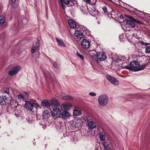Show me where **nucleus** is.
Returning a JSON list of instances; mask_svg holds the SVG:
<instances>
[{
    "label": "nucleus",
    "instance_id": "f257e3e1",
    "mask_svg": "<svg viewBox=\"0 0 150 150\" xmlns=\"http://www.w3.org/2000/svg\"><path fill=\"white\" fill-rule=\"evenodd\" d=\"M139 62L136 60L131 62L128 66L123 67L124 69H126L129 70H134L135 71H137L143 70L145 67V65L144 64L139 67Z\"/></svg>",
    "mask_w": 150,
    "mask_h": 150
},
{
    "label": "nucleus",
    "instance_id": "f03ea898",
    "mask_svg": "<svg viewBox=\"0 0 150 150\" xmlns=\"http://www.w3.org/2000/svg\"><path fill=\"white\" fill-rule=\"evenodd\" d=\"M98 101L100 106H105L108 103V97L105 94H102L98 97Z\"/></svg>",
    "mask_w": 150,
    "mask_h": 150
},
{
    "label": "nucleus",
    "instance_id": "7ed1b4c3",
    "mask_svg": "<svg viewBox=\"0 0 150 150\" xmlns=\"http://www.w3.org/2000/svg\"><path fill=\"white\" fill-rule=\"evenodd\" d=\"M104 149L105 150H113L114 147L111 142L108 140L102 143Z\"/></svg>",
    "mask_w": 150,
    "mask_h": 150
},
{
    "label": "nucleus",
    "instance_id": "20e7f679",
    "mask_svg": "<svg viewBox=\"0 0 150 150\" xmlns=\"http://www.w3.org/2000/svg\"><path fill=\"white\" fill-rule=\"evenodd\" d=\"M107 79L112 84L117 86L119 84V81L113 77L108 75L106 76Z\"/></svg>",
    "mask_w": 150,
    "mask_h": 150
},
{
    "label": "nucleus",
    "instance_id": "39448f33",
    "mask_svg": "<svg viewBox=\"0 0 150 150\" xmlns=\"http://www.w3.org/2000/svg\"><path fill=\"white\" fill-rule=\"evenodd\" d=\"M21 69V67L20 66H16L13 68L11 70L9 71L8 72V74L11 76L14 75L19 71Z\"/></svg>",
    "mask_w": 150,
    "mask_h": 150
},
{
    "label": "nucleus",
    "instance_id": "423d86ee",
    "mask_svg": "<svg viewBox=\"0 0 150 150\" xmlns=\"http://www.w3.org/2000/svg\"><path fill=\"white\" fill-rule=\"evenodd\" d=\"M87 124L88 128L93 129L97 127L96 124L93 120L88 119L87 121Z\"/></svg>",
    "mask_w": 150,
    "mask_h": 150
},
{
    "label": "nucleus",
    "instance_id": "0eeeda50",
    "mask_svg": "<svg viewBox=\"0 0 150 150\" xmlns=\"http://www.w3.org/2000/svg\"><path fill=\"white\" fill-rule=\"evenodd\" d=\"M82 47L85 49H87L90 46L89 42L86 39H83L81 42Z\"/></svg>",
    "mask_w": 150,
    "mask_h": 150
},
{
    "label": "nucleus",
    "instance_id": "6e6552de",
    "mask_svg": "<svg viewBox=\"0 0 150 150\" xmlns=\"http://www.w3.org/2000/svg\"><path fill=\"white\" fill-rule=\"evenodd\" d=\"M61 113L60 110L57 108H53L52 111V114L53 116L56 117H60Z\"/></svg>",
    "mask_w": 150,
    "mask_h": 150
},
{
    "label": "nucleus",
    "instance_id": "1a4fd4ad",
    "mask_svg": "<svg viewBox=\"0 0 150 150\" xmlns=\"http://www.w3.org/2000/svg\"><path fill=\"white\" fill-rule=\"evenodd\" d=\"M25 107L27 110L28 111H32L33 109V105L30 101H26L25 104Z\"/></svg>",
    "mask_w": 150,
    "mask_h": 150
},
{
    "label": "nucleus",
    "instance_id": "9d476101",
    "mask_svg": "<svg viewBox=\"0 0 150 150\" xmlns=\"http://www.w3.org/2000/svg\"><path fill=\"white\" fill-rule=\"evenodd\" d=\"M75 0H60V4L62 8L64 9L65 8V5L70 4V2H73Z\"/></svg>",
    "mask_w": 150,
    "mask_h": 150
},
{
    "label": "nucleus",
    "instance_id": "9b49d317",
    "mask_svg": "<svg viewBox=\"0 0 150 150\" xmlns=\"http://www.w3.org/2000/svg\"><path fill=\"white\" fill-rule=\"evenodd\" d=\"M73 114L74 116H76L81 115V108L78 106H75L73 110Z\"/></svg>",
    "mask_w": 150,
    "mask_h": 150
},
{
    "label": "nucleus",
    "instance_id": "f8f14e48",
    "mask_svg": "<svg viewBox=\"0 0 150 150\" xmlns=\"http://www.w3.org/2000/svg\"><path fill=\"white\" fill-rule=\"evenodd\" d=\"M8 98L6 96H0V104L6 105L8 101Z\"/></svg>",
    "mask_w": 150,
    "mask_h": 150
},
{
    "label": "nucleus",
    "instance_id": "ddd939ff",
    "mask_svg": "<svg viewBox=\"0 0 150 150\" xmlns=\"http://www.w3.org/2000/svg\"><path fill=\"white\" fill-rule=\"evenodd\" d=\"M35 46H33L31 48V52L32 53L35 52L36 50H39L40 43L39 40L37 39V41L35 43Z\"/></svg>",
    "mask_w": 150,
    "mask_h": 150
},
{
    "label": "nucleus",
    "instance_id": "4468645a",
    "mask_svg": "<svg viewBox=\"0 0 150 150\" xmlns=\"http://www.w3.org/2000/svg\"><path fill=\"white\" fill-rule=\"evenodd\" d=\"M72 106V105L70 103H66L61 105L60 108L62 110H68L70 109Z\"/></svg>",
    "mask_w": 150,
    "mask_h": 150
},
{
    "label": "nucleus",
    "instance_id": "2eb2a0df",
    "mask_svg": "<svg viewBox=\"0 0 150 150\" xmlns=\"http://www.w3.org/2000/svg\"><path fill=\"white\" fill-rule=\"evenodd\" d=\"M75 36L79 39H81L84 38L83 33L81 30H75L74 33Z\"/></svg>",
    "mask_w": 150,
    "mask_h": 150
},
{
    "label": "nucleus",
    "instance_id": "dca6fc26",
    "mask_svg": "<svg viewBox=\"0 0 150 150\" xmlns=\"http://www.w3.org/2000/svg\"><path fill=\"white\" fill-rule=\"evenodd\" d=\"M97 58L100 61H103L106 59V56L105 53L99 52L97 53Z\"/></svg>",
    "mask_w": 150,
    "mask_h": 150
},
{
    "label": "nucleus",
    "instance_id": "f3484780",
    "mask_svg": "<svg viewBox=\"0 0 150 150\" xmlns=\"http://www.w3.org/2000/svg\"><path fill=\"white\" fill-rule=\"evenodd\" d=\"M61 116L64 119H67L69 117L70 114L69 112L67 111H64L62 112Z\"/></svg>",
    "mask_w": 150,
    "mask_h": 150
},
{
    "label": "nucleus",
    "instance_id": "a211bd4d",
    "mask_svg": "<svg viewBox=\"0 0 150 150\" xmlns=\"http://www.w3.org/2000/svg\"><path fill=\"white\" fill-rule=\"evenodd\" d=\"M68 23L69 26L71 28H75L76 26V23L71 19L69 20Z\"/></svg>",
    "mask_w": 150,
    "mask_h": 150
},
{
    "label": "nucleus",
    "instance_id": "6ab92c4d",
    "mask_svg": "<svg viewBox=\"0 0 150 150\" xmlns=\"http://www.w3.org/2000/svg\"><path fill=\"white\" fill-rule=\"evenodd\" d=\"M51 104L55 106H57L60 105L59 103L55 98H53L51 99Z\"/></svg>",
    "mask_w": 150,
    "mask_h": 150
},
{
    "label": "nucleus",
    "instance_id": "aec40b11",
    "mask_svg": "<svg viewBox=\"0 0 150 150\" xmlns=\"http://www.w3.org/2000/svg\"><path fill=\"white\" fill-rule=\"evenodd\" d=\"M56 39L58 45L59 46H63L64 47H65L66 46V45L62 40L58 39L57 38H56Z\"/></svg>",
    "mask_w": 150,
    "mask_h": 150
},
{
    "label": "nucleus",
    "instance_id": "412c9836",
    "mask_svg": "<svg viewBox=\"0 0 150 150\" xmlns=\"http://www.w3.org/2000/svg\"><path fill=\"white\" fill-rule=\"evenodd\" d=\"M42 106L46 107H48L50 105V103L46 100H44L42 101L41 103Z\"/></svg>",
    "mask_w": 150,
    "mask_h": 150
},
{
    "label": "nucleus",
    "instance_id": "4be33fe9",
    "mask_svg": "<svg viewBox=\"0 0 150 150\" xmlns=\"http://www.w3.org/2000/svg\"><path fill=\"white\" fill-rule=\"evenodd\" d=\"M90 13L92 16H95L96 15L97 13V11L94 8H93L91 10L89 11Z\"/></svg>",
    "mask_w": 150,
    "mask_h": 150
},
{
    "label": "nucleus",
    "instance_id": "5701e85b",
    "mask_svg": "<svg viewBox=\"0 0 150 150\" xmlns=\"http://www.w3.org/2000/svg\"><path fill=\"white\" fill-rule=\"evenodd\" d=\"M133 22L134 21H130L128 20H126L127 23V24L129 25V26L132 28L134 27L135 26L134 23Z\"/></svg>",
    "mask_w": 150,
    "mask_h": 150
},
{
    "label": "nucleus",
    "instance_id": "b1692460",
    "mask_svg": "<svg viewBox=\"0 0 150 150\" xmlns=\"http://www.w3.org/2000/svg\"><path fill=\"white\" fill-rule=\"evenodd\" d=\"M99 138L101 141H103L105 139V134L103 132H100L99 134Z\"/></svg>",
    "mask_w": 150,
    "mask_h": 150
},
{
    "label": "nucleus",
    "instance_id": "393cba45",
    "mask_svg": "<svg viewBox=\"0 0 150 150\" xmlns=\"http://www.w3.org/2000/svg\"><path fill=\"white\" fill-rule=\"evenodd\" d=\"M5 18L4 16H0V26H2L5 21Z\"/></svg>",
    "mask_w": 150,
    "mask_h": 150
},
{
    "label": "nucleus",
    "instance_id": "a878e982",
    "mask_svg": "<svg viewBox=\"0 0 150 150\" xmlns=\"http://www.w3.org/2000/svg\"><path fill=\"white\" fill-rule=\"evenodd\" d=\"M12 6L15 8L16 7V0H11Z\"/></svg>",
    "mask_w": 150,
    "mask_h": 150
},
{
    "label": "nucleus",
    "instance_id": "bb28decb",
    "mask_svg": "<svg viewBox=\"0 0 150 150\" xmlns=\"http://www.w3.org/2000/svg\"><path fill=\"white\" fill-rule=\"evenodd\" d=\"M139 42L141 45H143L145 46H147L150 44V43L146 42L143 40L139 41Z\"/></svg>",
    "mask_w": 150,
    "mask_h": 150
},
{
    "label": "nucleus",
    "instance_id": "cd10ccee",
    "mask_svg": "<svg viewBox=\"0 0 150 150\" xmlns=\"http://www.w3.org/2000/svg\"><path fill=\"white\" fill-rule=\"evenodd\" d=\"M18 98L20 100H22L24 101L25 98L24 96L22 94H20L18 96Z\"/></svg>",
    "mask_w": 150,
    "mask_h": 150
},
{
    "label": "nucleus",
    "instance_id": "c85d7f7f",
    "mask_svg": "<svg viewBox=\"0 0 150 150\" xmlns=\"http://www.w3.org/2000/svg\"><path fill=\"white\" fill-rule=\"evenodd\" d=\"M145 52L150 54V46H148L145 48Z\"/></svg>",
    "mask_w": 150,
    "mask_h": 150
},
{
    "label": "nucleus",
    "instance_id": "c756f323",
    "mask_svg": "<svg viewBox=\"0 0 150 150\" xmlns=\"http://www.w3.org/2000/svg\"><path fill=\"white\" fill-rule=\"evenodd\" d=\"M82 30L85 31V32L86 33H87L89 32V29L85 26L83 27L82 28Z\"/></svg>",
    "mask_w": 150,
    "mask_h": 150
},
{
    "label": "nucleus",
    "instance_id": "7c9ffc66",
    "mask_svg": "<svg viewBox=\"0 0 150 150\" xmlns=\"http://www.w3.org/2000/svg\"><path fill=\"white\" fill-rule=\"evenodd\" d=\"M3 91L6 93L8 94L9 93V89L6 88H4L3 89Z\"/></svg>",
    "mask_w": 150,
    "mask_h": 150
},
{
    "label": "nucleus",
    "instance_id": "2f4dec72",
    "mask_svg": "<svg viewBox=\"0 0 150 150\" xmlns=\"http://www.w3.org/2000/svg\"><path fill=\"white\" fill-rule=\"evenodd\" d=\"M49 112L47 110H44L43 112V117H44L45 116H46L47 115H48L49 114Z\"/></svg>",
    "mask_w": 150,
    "mask_h": 150
},
{
    "label": "nucleus",
    "instance_id": "473e14b6",
    "mask_svg": "<svg viewBox=\"0 0 150 150\" xmlns=\"http://www.w3.org/2000/svg\"><path fill=\"white\" fill-rule=\"evenodd\" d=\"M77 55L80 58V59L81 60H83L84 59V57L82 55L81 53H79L78 52H77Z\"/></svg>",
    "mask_w": 150,
    "mask_h": 150
},
{
    "label": "nucleus",
    "instance_id": "72a5a7b5",
    "mask_svg": "<svg viewBox=\"0 0 150 150\" xmlns=\"http://www.w3.org/2000/svg\"><path fill=\"white\" fill-rule=\"evenodd\" d=\"M65 99L69 100H73V97L69 96H67L65 97Z\"/></svg>",
    "mask_w": 150,
    "mask_h": 150
},
{
    "label": "nucleus",
    "instance_id": "f704fd0d",
    "mask_svg": "<svg viewBox=\"0 0 150 150\" xmlns=\"http://www.w3.org/2000/svg\"><path fill=\"white\" fill-rule=\"evenodd\" d=\"M134 22H136L138 24H142V23L137 19H133V21Z\"/></svg>",
    "mask_w": 150,
    "mask_h": 150
},
{
    "label": "nucleus",
    "instance_id": "c9c22d12",
    "mask_svg": "<svg viewBox=\"0 0 150 150\" xmlns=\"http://www.w3.org/2000/svg\"><path fill=\"white\" fill-rule=\"evenodd\" d=\"M102 9L104 13H106L107 11V7L105 6L103 7Z\"/></svg>",
    "mask_w": 150,
    "mask_h": 150
},
{
    "label": "nucleus",
    "instance_id": "e433bc0d",
    "mask_svg": "<svg viewBox=\"0 0 150 150\" xmlns=\"http://www.w3.org/2000/svg\"><path fill=\"white\" fill-rule=\"evenodd\" d=\"M89 94L90 95L93 96H96V93L93 92H90Z\"/></svg>",
    "mask_w": 150,
    "mask_h": 150
},
{
    "label": "nucleus",
    "instance_id": "4c0bfd02",
    "mask_svg": "<svg viewBox=\"0 0 150 150\" xmlns=\"http://www.w3.org/2000/svg\"><path fill=\"white\" fill-rule=\"evenodd\" d=\"M22 22L23 24H26L27 22V20L26 19L24 18L22 20Z\"/></svg>",
    "mask_w": 150,
    "mask_h": 150
},
{
    "label": "nucleus",
    "instance_id": "58836bf2",
    "mask_svg": "<svg viewBox=\"0 0 150 150\" xmlns=\"http://www.w3.org/2000/svg\"><path fill=\"white\" fill-rule=\"evenodd\" d=\"M84 1H85L86 3L87 4H90L91 1L90 0H83Z\"/></svg>",
    "mask_w": 150,
    "mask_h": 150
},
{
    "label": "nucleus",
    "instance_id": "ea45409f",
    "mask_svg": "<svg viewBox=\"0 0 150 150\" xmlns=\"http://www.w3.org/2000/svg\"><path fill=\"white\" fill-rule=\"evenodd\" d=\"M127 17L128 18H129L131 21H133V19H134L131 16H127Z\"/></svg>",
    "mask_w": 150,
    "mask_h": 150
},
{
    "label": "nucleus",
    "instance_id": "a19ab883",
    "mask_svg": "<svg viewBox=\"0 0 150 150\" xmlns=\"http://www.w3.org/2000/svg\"><path fill=\"white\" fill-rule=\"evenodd\" d=\"M53 65L54 67H56L57 66V64L55 62H54L53 63Z\"/></svg>",
    "mask_w": 150,
    "mask_h": 150
},
{
    "label": "nucleus",
    "instance_id": "79ce46f5",
    "mask_svg": "<svg viewBox=\"0 0 150 150\" xmlns=\"http://www.w3.org/2000/svg\"><path fill=\"white\" fill-rule=\"evenodd\" d=\"M24 93L27 95L28 96L30 94V93L29 92H27L26 91H24Z\"/></svg>",
    "mask_w": 150,
    "mask_h": 150
},
{
    "label": "nucleus",
    "instance_id": "37998d69",
    "mask_svg": "<svg viewBox=\"0 0 150 150\" xmlns=\"http://www.w3.org/2000/svg\"><path fill=\"white\" fill-rule=\"evenodd\" d=\"M35 105L37 107H39V105L37 103H35Z\"/></svg>",
    "mask_w": 150,
    "mask_h": 150
},
{
    "label": "nucleus",
    "instance_id": "c03bdc74",
    "mask_svg": "<svg viewBox=\"0 0 150 150\" xmlns=\"http://www.w3.org/2000/svg\"><path fill=\"white\" fill-rule=\"evenodd\" d=\"M118 59H114V60L115 61H116V62H117L118 61Z\"/></svg>",
    "mask_w": 150,
    "mask_h": 150
},
{
    "label": "nucleus",
    "instance_id": "a18cd8bd",
    "mask_svg": "<svg viewBox=\"0 0 150 150\" xmlns=\"http://www.w3.org/2000/svg\"><path fill=\"white\" fill-rule=\"evenodd\" d=\"M126 36H127V37L128 36H127V35H126ZM127 38L128 39H129V38L128 39V38Z\"/></svg>",
    "mask_w": 150,
    "mask_h": 150
},
{
    "label": "nucleus",
    "instance_id": "49530a36",
    "mask_svg": "<svg viewBox=\"0 0 150 150\" xmlns=\"http://www.w3.org/2000/svg\"><path fill=\"white\" fill-rule=\"evenodd\" d=\"M139 11L140 12H141V11Z\"/></svg>",
    "mask_w": 150,
    "mask_h": 150
}]
</instances>
